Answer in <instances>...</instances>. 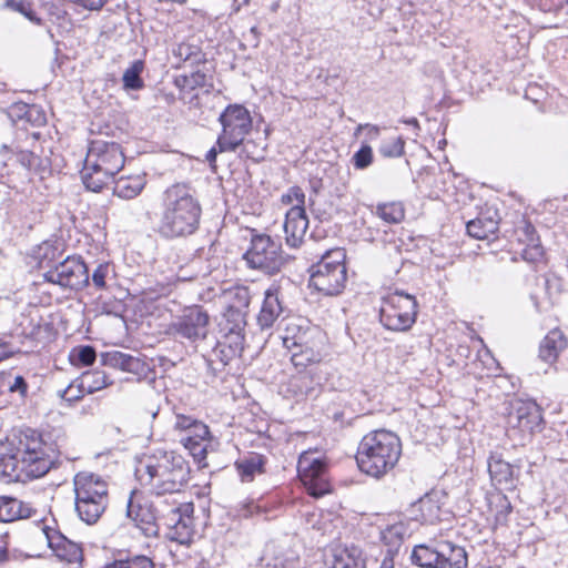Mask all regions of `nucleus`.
Returning a JSON list of instances; mask_svg holds the SVG:
<instances>
[{
	"instance_id": "obj_1",
	"label": "nucleus",
	"mask_w": 568,
	"mask_h": 568,
	"mask_svg": "<svg viewBox=\"0 0 568 568\" xmlns=\"http://www.w3.org/2000/svg\"><path fill=\"white\" fill-rule=\"evenodd\" d=\"M166 500H160L154 509L153 504L138 491H131L128 500L126 515L146 537L159 534L158 519H163L171 529V539L186 545L194 535V506L173 499L171 504L162 507Z\"/></svg>"
},
{
	"instance_id": "obj_2",
	"label": "nucleus",
	"mask_w": 568,
	"mask_h": 568,
	"mask_svg": "<svg viewBox=\"0 0 568 568\" xmlns=\"http://www.w3.org/2000/svg\"><path fill=\"white\" fill-rule=\"evenodd\" d=\"M55 458L53 446L30 428L18 430L7 443H0V473L8 477L18 478L20 473L33 478L42 477Z\"/></svg>"
},
{
	"instance_id": "obj_3",
	"label": "nucleus",
	"mask_w": 568,
	"mask_h": 568,
	"mask_svg": "<svg viewBox=\"0 0 568 568\" xmlns=\"http://www.w3.org/2000/svg\"><path fill=\"white\" fill-rule=\"evenodd\" d=\"M161 207L155 226L160 237L184 239L197 231L202 207L186 184L176 183L168 187L163 193Z\"/></svg>"
},
{
	"instance_id": "obj_4",
	"label": "nucleus",
	"mask_w": 568,
	"mask_h": 568,
	"mask_svg": "<svg viewBox=\"0 0 568 568\" xmlns=\"http://www.w3.org/2000/svg\"><path fill=\"white\" fill-rule=\"evenodd\" d=\"M186 460L174 452L156 450L139 462L135 475L158 497L180 494L189 479Z\"/></svg>"
},
{
	"instance_id": "obj_5",
	"label": "nucleus",
	"mask_w": 568,
	"mask_h": 568,
	"mask_svg": "<svg viewBox=\"0 0 568 568\" xmlns=\"http://www.w3.org/2000/svg\"><path fill=\"white\" fill-rule=\"evenodd\" d=\"M402 454L399 437L386 429H377L366 434L357 448L358 468L375 478L392 470Z\"/></svg>"
},
{
	"instance_id": "obj_6",
	"label": "nucleus",
	"mask_w": 568,
	"mask_h": 568,
	"mask_svg": "<svg viewBox=\"0 0 568 568\" xmlns=\"http://www.w3.org/2000/svg\"><path fill=\"white\" fill-rule=\"evenodd\" d=\"M121 146L115 142L94 140L90 143L81 179L87 190L100 192L124 165Z\"/></svg>"
},
{
	"instance_id": "obj_7",
	"label": "nucleus",
	"mask_w": 568,
	"mask_h": 568,
	"mask_svg": "<svg viewBox=\"0 0 568 568\" xmlns=\"http://www.w3.org/2000/svg\"><path fill=\"white\" fill-rule=\"evenodd\" d=\"M345 252L343 248H334L326 252L321 261L313 266L310 277V286L325 295L339 294L347 280L345 266Z\"/></svg>"
},
{
	"instance_id": "obj_8",
	"label": "nucleus",
	"mask_w": 568,
	"mask_h": 568,
	"mask_svg": "<svg viewBox=\"0 0 568 568\" xmlns=\"http://www.w3.org/2000/svg\"><path fill=\"white\" fill-rule=\"evenodd\" d=\"M417 302L413 295L393 292L382 298L379 320L382 325L394 332H405L416 321Z\"/></svg>"
},
{
	"instance_id": "obj_9",
	"label": "nucleus",
	"mask_w": 568,
	"mask_h": 568,
	"mask_svg": "<svg viewBox=\"0 0 568 568\" xmlns=\"http://www.w3.org/2000/svg\"><path fill=\"white\" fill-rule=\"evenodd\" d=\"M222 132L216 144L219 152L235 151L252 129L253 120L248 110L241 104L229 105L219 118Z\"/></svg>"
},
{
	"instance_id": "obj_10",
	"label": "nucleus",
	"mask_w": 568,
	"mask_h": 568,
	"mask_svg": "<svg viewBox=\"0 0 568 568\" xmlns=\"http://www.w3.org/2000/svg\"><path fill=\"white\" fill-rule=\"evenodd\" d=\"M251 268L260 270L266 274L280 272L285 263L282 246L270 235L254 234L251 246L243 255Z\"/></svg>"
},
{
	"instance_id": "obj_11",
	"label": "nucleus",
	"mask_w": 568,
	"mask_h": 568,
	"mask_svg": "<svg viewBox=\"0 0 568 568\" xmlns=\"http://www.w3.org/2000/svg\"><path fill=\"white\" fill-rule=\"evenodd\" d=\"M210 326L207 312L199 305L185 307L168 326L165 333L194 344L206 338Z\"/></svg>"
},
{
	"instance_id": "obj_12",
	"label": "nucleus",
	"mask_w": 568,
	"mask_h": 568,
	"mask_svg": "<svg viewBox=\"0 0 568 568\" xmlns=\"http://www.w3.org/2000/svg\"><path fill=\"white\" fill-rule=\"evenodd\" d=\"M174 429L180 432V443L197 460L206 456L210 445V430L207 425L191 416L178 414L175 416Z\"/></svg>"
},
{
	"instance_id": "obj_13",
	"label": "nucleus",
	"mask_w": 568,
	"mask_h": 568,
	"mask_svg": "<svg viewBox=\"0 0 568 568\" xmlns=\"http://www.w3.org/2000/svg\"><path fill=\"white\" fill-rule=\"evenodd\" d=\"M47 282L81 288L89 284V268L80 256H68L43 274Z\"/></svg>"
},
{
	"instance_id": "obj_14",
	"label": "nucleus",
	"mask_w": 568,
	"mask_h": 568,
	"mask_svg": "<svg viewBox=\"0 0 568 568\" xmlns=\"http://www.w3.org/2000/svg\"><path fill=\"white\" fill-rule=\"evenodd\" d=\"M298 476L310 495L318 498L331 491L326 477V465L312 453L304 452L297 463Z\"/></svg>"
},
{
	"instance_id": "obj_15",
	"label": "nucleus",
	"mask_w": 568,
	"mask_h": 568,
	"mask_svg": "<svg viewBox=\"0 0 568 568\" xmlns=\"http://www.w3.org/2000/svg\"><path fill=\"white\" fill-rule=\"evenodd\" d=\"M542 420L540 407L534 400L515 399L508 415V425L524 435L531 434Z\"/></svg>"
},
{
	"instance_id": "obj_16",
	"label": "nucleus",
	"mask_w": 568,
	"mask_h": 568,
	"mask_svg": "<svg viewBox=\"0 0 568 568\" xmlns=\"http://www.w3.org/2000/svg\"><path fill=\"white\" fill-rule=\"evenodd\" d=\"M75 500L109 503L108 484L93 473H78L73 479Z\"/></svg>"
},
{
	"instance_id": "obj_17",
	"label": "nucleus",
	"mask_w": 568,
	"mask_h": 568,
	"mask_svg": "<svg viewBox=\"0 0 568 568\" xmlns=\"http://www.w3.org/2000/svg\"><path fill=\"white\" fill-rule=\"evenodd\" d=\"M308 227V219L304 207H291L284 222L285 240L291 247H297L302 243Z\"/></svg>"
},
{
	"instance_id": "obj_18",
	"label": "nucleus",
	"mask_w": 568,
	"mask_h": 568,
	"mask_svg": "<svg viewBox=\"0 0 568 568\" xmlns=\"http://www.w3.org/2000/svg\"><path fill=\"white\" fill-rule=\"evenodd\" d=\"M518 242L525 244L523 248V258L528 262H537L544 255V250L536 233L534 225L527 221H523L516 229Z\"/></svg>"
},
{
	"instance_id": "obj_19",
	"label": "nucleus",
	"mask_w": 568,
	"mask_h": 568,
	"mask_svg": "<svg viewBox=\"0 0 568 568\" xmlns=\"http://www.w3.org/2000/svg\"><path fill=\"white\" fill-rule=\"evenodd\" d=\"M283 313V306L278 298V288L272 286L264 293V301L257 316V324L262 329L270 328Z\"/></svg>"
},
{
	"instance_id": "obj_20",
	"label": "nucleus",
	"mask_w": 568,
	"mask_h": 568,
	"mask_svg": "<svg viewBox=\"0 0 568 568\" xmlns=\"http://www.w3.org/2000/svg\"><path fill=\"white\" fill-rule=\"evenodd\" d=\"M410 513L415 520L435 524L440 517V506L434 495L426 494L412 505Z\"/></svg>"
},
{
	"instance_id": "obj_21",
	"label": "nucleus",
	"mask_w": 568,
	"mask_h": 568,
	"mask_svg": "<svg viewBox=\"0 0 568 568\" xmlns=\"http://www.w3.org/2000/svg\"><path fill=\"white\" fill-rule=\"evenodd\" d=\"M41 537H43L47 540L49 547L62 560H65L70 564L78 562L79 560H81L82 550L77 544L65 539L62 536L52 537L45 531L41 532Z\"/></svg>"
},
{
	"instance_id": "obj_22",
	"label": "nucleus",
	"mask_w": 568,
	"mask_h": 568,
	"mask_svg": "<svg viewBox=\"0 0 568 568\" xmlns=\"http://www.w3.org/2000/svg\"><path fill=\"white\" fill-rule=\"evenodd\" d=\"M329 568H366L362 550L355 546L335 547Z\"/></svg>"
},
{
	"instance_id": "obj_23",
	"label": "nucleus",
	"mask_w": 568,
	"mask_h": 568,
	"mask_svg": "<svg viewBox=\"0 0 568 568\" xmlns=\"http://www.w3.org/2000/svg\"><path fill=\"white\" fill-rule=\"evenodd\" d=\"M567 338L559 329L550 331L541 341L539 346V357L549 364L557 361L559 354L567 347Z\"/></svg>"
},
{
	"instance_id": "obj_24",
	"label": "nucleus",
	"mask_w": 568,
	"mask_h": 568,
	"mask_svg": "<svg viewBox=\"0 0 568 568\" xmlns=\"http://www.w3.org/2000/svg\"><path fill=\"white\" fill-rule=\"evenodd\" d=\"M145 185L144 174L121 176L114 181L113 194L122 200H132L143 191Z\"/></svg>"
},
{
	"instance_id": "obj_25",
	"label": "nucleus",
	"mask_w": 568,
	"mask_h": 568,
	"mask_svg": "<svg viewBox=\"0 0 568 568\" xmlns=\"http://www.w3.org/2000/svg\"><path fill=\"white\" fill-rule=\"evenodd\" d=\"M488 471L491 479L498 485L506 487L515 486V470L514 466L504 460L499 455H491L488 460Z\"/></svg>"
},
{
	"instance_id": "obj_26",
	"label": "nucleus",
	"mask_w": 568,
	"mask_h": 568,
	"mask_svg": "<svg viewBox=\"0 0 568 568\" xmlns=\"http://www.w3.org/2000/svg\"><path fill=\"white\" fill-rule=\"evenodd\" d=\"M283 344L287 349L292 351L291 361L296 368H305L308 364L318 361V354L310 347H304L295 337L283 336Z\"/></svg>"
},
{
	"instance_id": "obj_27",
	"label": "nucleus",
	"mask_w": 568,
	"mask_h": 568,
	"mask_svg": "<svg viewBox=\"0 0 568 568\" xmlns=\"http://www.w3.org/2000/svg\"><path fill=\"white\" fill-rule=\"evenodd\" d=\"M32 509L29 505L12 497H0V521L9 523L31 517Z\"/></svg>"
},
{
	"instance_id": "obj_28",
	"label": "nucleus",
	"mask_w": 568,
	"mask_h": 568,
	"mask_svg": "<svg viewBox=\"0 0 568 568\" xmlns=\"http://www.w3.org/2000/svg\"><path fill=\"white\" fill-rule=\"evenodd\" d=\"M174 85L182 92H192L196 89L212 87V77L197 69L190 73L179 74L174 79Z\"/></svg>"
},
{
	"instance_id": "obj_29",
	"label": "nucleus",
	"mask_w": 568,
	"mask_h": 568,
	"mask_svg": "<svg viewBox=\"0 0 568 568\" xmlns=\"http://www.w3.org/2000/svg\"><path fill=\"white\" fill-rule=\"evenodd\" d=\"M412 561L422 568H443L440 544L435 549L426 545L415 546L412 552Z\"/></svg>"
},
{
	"instance_id": "obj_30",
	"label": "nucleus",
	"mask_w": 568,
	"mask_h": 568,
	"mask_svg": "<svg viewBox=\"0 0 568 568\" xmlns=\"http://www.w3.org/2000/svg\"><path fill=\"white\" fill-rule=\"evenodd\" d=\"M443 568H465L467 566L466 550L450 541L440 542Z\"/></svg>"
},
{
	"instance_id": "obj_31",
	"label": "nucleus",
	"mask_w": 568,
	"mask_h": 568,
	"mask_svg": "<svg viewBox=\"0 0 568 568\" xmlns=\"http://www.w3.org/2000/svg\"><path fill=\"white\" fill-rule=\"evenodd\" d=\"M79 381V387L87 394H93L112 384L105 372L93 369L82 373Z\"/></svg>"
},
{
	"instance_id": "obj_32",
	"label": "nucleus",
	"mask_w": 568,
	"mask_h": 568,
	"mask_svg": "<svg viewBox=\"0 0 568 568\" xmlns=\"http://www.w3.org/2000/svg\"><path fill=\"white\" fill-rule=\"evenodd\" d=\"M106 506L108 503H103L102 499L97 503L75 500V511L79 518L88 525L95 524L104 513Z\"/></svg>"
},
{
	"instance_id": "obj_33",
	"label": "nucleus",
	"mask_w": 568,
	"mask_h": 568,
	"mask_svg": "<svg viewBox=\"0 0 568 568\" xmlns=\"http://www.w3.org/2000/svg\"><path fill=\"white\" fill-rule=\"evenodd\" d=\"M103 364L124 372L136 373L140 367V361L129 354L112 352L102 355Z\"/></svg>"
},
{
	"instance_id": "obj_34",
	"label": "nucleus",
	"mask_w": 568,
	"mask_h": 568,
	"mask_svg": "<svg viewBox=\"0 0 568 568\" xmlns=\"http://www.w3.org/2000/svg\"><path fill=\"white\" fill-rule=\"evenodd\" d=\"M235 465L243 481H252L255 474L263 471V458L256 454L237 460Z\"/></svg>"
},
{
	"instance_id": "obj_35",
	"label": "nucleus",
	"mask_w": 568,
	"mask_h": 568,
	"mask_svg": "<svg viewBox=\"0 0 568 568\" xmlns=\"http://www.w3.org/2000/svg\"><path fill=\"white\" fill-rule=\"evenodd\" d=\"M144 70V62L135 60L123 73L122 82L124 90H141L144 82L141 74Z\"/></svg>"
},
{
	"instance_id": "obj_36",
	"label": "nucleus",
	"mask_w": 568,
	"mask_h": 568,
	"mask_svg": "<svg viewBox=\"0 0 568 568\" xmlns=\"http://www.w3.org/2000/svg\"><path fill=\"white\" fill-rule=\"evenodd\" d=\"M467 233L475 239L483 240L487 239L490 234H494L498 229V223L494 220L476 219L471 220L466 225Z\"/></svg>"
},
{
	"instance_id": "obj_37",
	"label": "nucleus",
	"mask_w": 568,
	"mask_h": 568,
	"mask_svg": "<svg viewBox=\"0 0 568 568\" xmlns=\"http://www.w3.org/2000/svg\"><path fill=\"white\" fill-rule=\"evenodd\" d=\"M376 214L386 223L396 224L404 220L405 211L400 203L392 202L379 204Z\"/></svg>"
},
{
	"instance_id": "obj_38",
	"label": "nucleus",
	"mask_w": 568,
	"mask_h": 568,
	"mask_svg": "<svg viewBox=\"0 0 568 568\" xmlns=\"http://www.w3.org/2000/svg\"><path fill=\"white\" fill-rule=\"evenodd\" d=\"M114 276V267L109 262L97 264L91 274L92 284L97 290H105L108 281Z\"/></svg>"
},
{
	"instance_id": "obj_39",
	"label": "nucleus",
	"mask_w": 568,
	"mask_h": 568,
	"mask_svg": "<svg viewBox=\"0 0 568 568\" xmlns=\"http://www.w3.org/2000/svg\"><path fill=\"white\" fill-rule=\"evenodd\" d=\"M405 142L402 136H392L384 140L379 146V153L385 158H398L404 153Z\"/></svg>"
},
{
	"instance_id": "obj_40",
	"label": "nucleus",
	"mask_w": 568,
	"mask_h": 568,
	"mask_svg": "<svg viewBox=\"0 0 568 568\" xmlns=\"http://www.w3.org/2000/svg\"><path fill=\"white\" fill-rule=\"evenodd\" d=\"M224 318L226 322L224 329L226 331L240 332L244 329L246 324L244 313L233 306L227 307L224 313Z\"/></svg>"
},
{
	"instance_id": "obj_41",
	"label": "nucleus",
	"mask_w": 568,
	"mask_h": 568,
	"mask_svg": "<svg viewBox=\"0 0 568 568\" xmlns=\"http://www.w3.org/2000/svg\"><path fill=\"white\" fill-rule=\"evenodd\" d=\"M490 505L495 507L494 510L496 521L498 524H505L507 521L508 515L513 510L509 499L505 495H497L490 501Z\"/></svg>"
},
{
	"instance_id": "obj_42",
	"label": "nucleus",
	"mask_w": 568,
	"mask_h": 568,
	"mask_svg": "<svg viewBox=\"0 0 568 568\" xmlns=\"http://www.w3.org/2000/svg\"><path fill=\"white\" fill-rule=\"evenodd\" d=\"M223 343H226L227 346V357L240 356L244 344L243 331H227Z\"/></svg>"
},
{
	"instance_id": "obj_43",
	"label": "nucleus",
	"mask_w": 568,
	"mask_h": 568,
	"mask_svg": "<svg viewBox=\"0 0 568 568\" xmlns=\"http://www.w3.org/2000/svg\"><path fill=\"white\" fill-rule=\"evenodd\" d=\"M4 7L23 14L28 20L36 24L42 23L41 19L38 18L36 13L32 11L31 4L29 2H26L23 0H8L4 3Z\"/></svg>"
},
{
	"instance_id": "obj_44",
	"label": "nucleus",
	"mask_w": 568,
	"mask_h": 568,
	"mask_svg": "<svg viewBox=\"0 0 568 568\" xmlns=\"http://www.w3.org/2000/svg\"><path fill=\"white\" fill-rule=\"evenodd\" d=\"M174 57H176L181 61H191V63L197 62L201 60V52L197 47L191 45L187 43H180L173 50Z\"/></svg>"
},
{
	"instance_id": "obj_45",
	"label": "nucleus",
	"mask_w": 568,
	"mask_h": 568,
	"mask_svg": "<svg viewBox=\"0 0 568 568\" xmlns=\"http://www.w3.org/2000/svg\"><path fill=\"white\" fill-rule=\"evenodd\" d=\"M352 162L357 170L368 168L373 162L372 148L367 144L362 145L361 149L352 156Z\"/></svg>"
},
{
	"instance_id": "obj_46",
	"label": "nucleus",
	"mask_w": 568,
	"mask_h": 568,
	"mask_svg": "<svg viewBox=\"0 0 568 568\" xmlns=\"http://www.w3.org/2000/svg\"><path fill=\"white\" fill-rule=\"evenodd\" d=\"M291 386L294 388L296 395L310 396L314 392L312 379L307 374H300L291 379Z\"/></svg>"
},
{
	"instance_id": "obj_47",
	"label": "nucleus",
	"mask_w": 568,
	"mask_h": 568,
	"mask_svg": "<svg viewBox=\"0 0 568 568\" xmlns=\"http://www.w3.org/2000/svg\"><path fill=\"white\" fill-rule=\"evenodd\" d=\"M282 202L292 205V207H304L305 194L302 189L293 186L282 195Z\"/></svg>"
},
{
	"instance_id": "obj_48",
	"label": "nucleus",
	"mask_w": 568,
	"mask_h": 568,
	"mask_svg": "<svg viewBox=\"0 0 568 568\" xmlns=\"http://www.w3.org/2000/svg\"><path fill=\"white\" fill-rule=\"evenodd\" d=\"M85 392L79 387V383L77 385L71 383L67 388L58 392L59 397L68 403L82 398Z\"/></svg>"
},
{
	"instance_id": "obj_49",
	"label": "nucleus",
	"mask_w": 568,
	"mask_h": 568,
	"mask_svg": "<svg viewBox=\"0 0 568 568\" xmlns=\"http://www.w3.org/2000/svg\"><path fill=\"white\" fill-rule=\"evenodd\" d=\"M78 362L82 365H91L94 363L97 353L92 346L85 345L74 349Z\"/></svg>"
},
{
	"instance_id": "obj_50",
	"label": "nucleus",
	"mask_w": 568,
	"mask_h": 568,
	"mask_svg": "<svg viewBox=\"0 0 568 568\" xmlns=\"http://www.w3.org/2000/svg\"><path fill=\"white\" fill-rule=\"evenodd\" d=\"M17 158L27 169H31L38 164V156L31 151L20 150L17 152Z\"/></svg>"
},
{
	"instance_id": "obj_51",
	"label": "nucleus",
	"mask_w": 568,
	"mask_h": 568,
	"mask_svg": "<svg viewBox=\"0 0 568 568\" xmlns=\"http://www.w3.org/2000/svg\"><path fill=\"white\" fill-rule=\"evenodd\" d=\"M214 354L220 358V361L226 365L233 357H227V346L226 343H219L216 348L214 349Z\"/></svg>"
},
{
	"instance_id": "obj_52",
	"label": "nucleus",
	"mask_w": 568,
	"mask_h": 568,
	"mask_svg": "<svg viewBox=\"0 0 568 568\" xmlns=\"http://www.w3.org/2000/svg\"><path fill=\"white\" fill-rule=\"evenodd\" d=\"M27 383L22 376H17L14 383L9 387L10 392H19L21 395L27 393Z\"/></svg>"
},
{
	"instance_id": "obj_53",
	"label": "nucleus",
	"mask_w": 568,
	"mask_h": 568,
	"mask_svg": "<svg viewBox=\"0 0 568 568\" xmlns=\"http://www.w3.org/2000/svg\"><path fill=\"white\" fill-rule=\"evenodd\" d=\"M77 2L89 10H99L104 6L106 0H78Z\"/></svg>"
},
{
	"instance_id": "obj_54",
	"label": "nucleus",
	"mask_w": 568,
	"mask_h": 568,
	"mask_svg": "<svg viewBox=\"0 0 568 568\" xmlns=\"http://www.w3.org/2000/svg\"><path fill=\"white\" fill-rule=\"evenodd\" d=\"M366 129L368 136L371 140L376 139L379 135V128L377 125L373 124H359L356 129V132H359L361 130Z\"/></svg>"
},
{
	"instance_id": "obj_55",
	"label": "nucleus",
	"mask_w": 568,
	"mask_h": 568,
	"mask_svg": "<svg viewBox=\"0 0 568 568\" xmlns=\"http://www.w3.org/2000/svg\"><path fill=\"white\" fill-rule=\"evenodd\" d=\"M13 355V351L8 343L0 342V362Z\"/></svg>"
},
{
	"instance_id": "obj_56",
	"label": "nucleus",
	"mask_w": 568,
	"mask_h": 568,
	"mask_svg": "<svg viewBox=\"0 0 568 568\" xmlns=\"http://www.w3.org/2000/svg\"><path fill=\"white\" fill-rule=\"evenodd\" d=\"M379 568H394V558L389 554L384 557Z\"/></svg>"
},
{
	"instance_id": "obj_57",
	"label": "nucleus",
	"mask_w": 568,
	"mask_h": 568,
	"mask_svg": "<svg viewBox=\"0 0 568 568\" xmlns=\"http://www.w3.org/2000/svg\"><path fill=\"white\" fill-rule=\"evenodd\" d=\"M216 155H217V150L215 148H212L207 153H206V161L213 165V163L215 162L216 160Z\"/></svg>"
},
{
	"instance_id": "obj_58",
	"label": "nucleus",
	"mask_w": 568,
	"mask_h": 568,
	"mask_svg": "<svg viewBox=\"0 0 568 568\" xmlns=\"http://www.w3.org/2000/svg\"><path fill=\"white\" fill-rule=\"evenodd\" d=\"M8 542L6 540L0 542V561L7 559Z\"/></svg>"
},
{
	"instance_id": "obj_59",
	"label": "nucleus",
	"mask_w": 568,
	"mask_h": 568,
	"mask_svg": "<svg viewBox=\"0 0 568 568\" xmlns=\"http://www.w3.org/2000/svg\"><path fill=\"white\" fill-rule=\"evenodd\" d=\"M52 246L48 243H44L42 246H40V252H43V255L47 256L48 251L51 250Z\"/></svg>"
},
{
	"instance_id": "obj_60",
	"label": "nucleus",
	"mask_w": 568,
	"mask_h": 568,
	"mask_svg": "<svg viewBox=\"0 0 568 568\" xmlns=\"http://www.w3.org/2000/svg\"><path fill=\"white\" fill-rule=\"evenodd\" d=\"M128 209H129V213L132 216L136 217V215H138L136 212H135L136 211V206L133 204V205H130Z\"/></svg>"
},
{
	"instance_id": "obj_61",
	"label": "nucleus",
	"mask_w": 568,
	"mask_h": 568,
	"mask_svg": "<svg viewBox=\"0 0 568 568\" xmlns=\"http://www.w3.org/2000/svg\"><path fill=\"white\" fill-rule=\"evenodd\" d=\"M408 123H409V124H415V125H417V120H416V119H413V120L408 121Z\"/></svg>"
},
{
	"instance_id": "obj_62",
	"label": "nucleus",
	"mask_w": 568,
	"mask_h": 568,
	"mask_svg": "<svg viewBox=\"0 0 568 568\" xmlns=\"http://www.w3.org/2000/svg\"><path fill=\"white\" fill-rule=\"evenodd\" d=\"M550 282H551V281H550L549 278H547V280H546V285H547V286H549V285H550Z\"/></svg>"
}]
</instances>
